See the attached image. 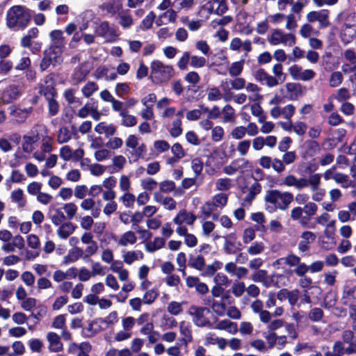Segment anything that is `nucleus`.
<instances>
[{
	"label": "nucleus",
	"mask_w": 356,
	"mask_h": 356,
	"mask_svg": "<svg viewBox=\"0 0 356 356\" xmlns=\"http://www.w3.org/2000/svg\"><path fill=\"white\" fill-rule=\"evenodd\" d=\"M49 37L51 43L43 51V57L40 63V69L42 72L47 70L51 65L55 67L63 62L62 54L65 45L63 31L54 30L50 32Z\"/></svg>",
	"instance_id": "f257e3e1"
},
{
	"label": "nucleus",
	"mask_w": 356,
	"mask_h": 356,
	"mask_svg": "<svg viewBox=\"0 0 356 356\" xmlns=\"http://www.w3.org/2000/svg\"><path fill=\"white\" fill-rule=\"evenodd\" d=\"M293 195L290 192H281L279 190H268L264 197L266 210L268 213H274L277 209L286 210L293 201Z\"/></svg>",
	"instance_id": "f03ea898"
},
{
	"label": "nucleus",
	"mask_w": 356,
	"mask_h": 356,
	"mask_svg": "<svg viewBox=\"0 0 356 356\" xmlns=\"http://www.w3.org/2000/svg\"><path fill=\"white\" fill-rule=\"evenodd\" d=\"M31 19V10L22 6H14L6 14V24L9 28L25 29Z\"/></svg>",
	"instance_id": "7ed1b4c3"
},
{
	"label": "nucleus",
	"mask_w": 356,
	"mask_h": 356,
	"mask_svg": "<svg viewBox=\"0 0 356 356\" xmlns=\"http://www.w3.org/2000/svg\"><path fill=\"white\" fill-rule=\"evenodd\" d=\"M151 76L156 79V83H162L170 79L174 74V69L171 65H165L160 60L151 63Z\"/></svg>",
	"instance_id": "20e7f679"
},
{
	"label": "nucleus",
	"mask_w": 356,
	"mask_h": 356,
	"mask_svg": "<svg viewBox=\"0 0 356 356\" xmlns=\"http://www.w3.org/2000/svg\"><path fill=\"white\" fill-rule=\"evenodd\" d=\"M204 312L209 314L210 309L204 307H197L191 305L188 311V314L193 317V322L197 327H212V323L204 316Z\"/></svg>",
	"instance_id": "39448f33"
},
{
	"label": "nucleus",
	"mask_w": 356,
	"mask_h": 356,
	"mask_svg": "<svg viewBox=\"0 0 356 356\" xmlns=\"http://www.w3.org/2000/svg\"><path fill=\"white\" fill-rule=\"evenodd\" d=\"M202 9H207L209 14L215 13L222 15L227 10L228 6L226 0H211L202 6Z\"/></svg>",
	"instance_id": "423d86ee"
},
{
	"label": "nucleus",
	"mask_w": 356,
	"mask_h": 356,
	"mask_svg": "<svg viewBox=\"0 0 356 356\" xmlns=\"http://www.w3.org/2000/svg\"><path fill=\"white\" fill-rule=\"evenodd\" d=\"M21 95L20 87L17 85H10L6 87L1 95L3 104H8L17 99Z\"/></svg>",
	"instance_id": "0eeeda50"
},
{
	"label": "nucleus",
	"mask_w": 356,
	"mask_h": 356,
	"mask_svg": "<svg viewBox=\"0 0 356 356\" xmlns=\"http://www.w3.org/2000/svg\"><path fill=\"white\" fill-rule=\"evenodd\" d=\"M356 37V24L344 23L342 26L340 38L345 44L350 43Z\"/></svg>",
	"instance_id": "6e6552de"
},
{
	"label": "nucleus",
	"mask_w": 356,
	"mask_h": 356,
	"mask_svg": "<svg viewBox=\"0 0 356 356\" xmlns=\"http://www.w3.org/2000/svg\"><path fill=\"white\" fill-rule=\"evenodd\" d=\"M285 87L289 93V96L286 97L289 100H298L304 95L303 88H305L299 83H287Z\"/></svg>",
	"instance_id": "1a4fd4ad"
},
{
	"label": "nucleus",
	"mask_w": 356,
	"mask_h": 356,
	"mask_svg": "<svg viewBox=\"0 0 356 356\" xmlns=\"http://www.w3.org/2000/svg\"><path fill=\"white\" fill-rule=\"evenodd\" d=\"M301 240L298 243V250L302 252H306L309 250V244L315 241L316 234L310 231H305L301 234Z\"/></svg>",
	"instance_id": "9d476101"
},
{
	"label": "nucleus",
	"mask_w": 356,
	"mask_h": 356,
	"mask_svg": "<svg viewBox=\"0 0 356 356\" xmlns=\"http://www.w3.org/2000/svg\"><path fill=\"white\" fill-rule=\"evenodd\" d=\"M197 216L193 213H188L186 209H181L174 218L173 222L179 225H181L184 222L187 225H191L196 220Z\"/></svg>",
	"instance_id": "9b49d317"
},
{
	"label": "nucleus",
	"mask_w": 356,
	"mask_h": 356,
	"mask_svg": "<svg viewBox=\"0 0 356 356\" xmlns=\"http://www.w3.org/2000/svg\"><path fill=\"white\" fill-rule=\"evenodd\" d=\"M99 8L102 10H106L111 16H114L122 9V3L120 0H111L104 2Z\"/></svg>",
	"instance_id": "f8f14e48"
},
{
	"label": "nucleus",
	"mask_w": 356,
	"mask_h": 356,
	"mask_svg": "<svg viewBox=\"0 0 356 356\" xmlns=\"http://www.w3.org/2000/svg\"><path fill=\"white\" fill-rule=\"evenodd\" d=\"M47 338L49 342V349L50 351L56 353L63 350V343L56 333L50 332L47 334Z\"/></svg>",
	"instance_id": "ddd939ff"
},
{
	"label": "nucleus",
	"mask_w": 356,
	"mask_h": 356,
	"mask_svg": "<svg viewBox=\"0 0 356 356\" xmlns=\"http://www.w3.org/2000/svg\"><path fill=\"white\" fill-rule=\"evenodd\" d=\"M95 32L97 36L106 38L107 35L111 37L116 36L115 31L110 27L107 21L101 22L99 26H96Z\"/></svg>",
	"instance_id": "4468645a"
},
{
	"label": "nucleus",
	"mask_w": 356,
	"mask_h": 356,
	"mask_svg": "<svg viewBox=\"0 0 356 356\" xmlns=\"http://www.w3.org/2000/svg\"><path fill=\"white\" fill-rule=\"evenodd\" d=\"M76 228V225L71 222H64L60 225L57 234L60 238L66 239L74 232Z\"/></svg>",
	"instance_id": "2eb2a0df"
},
{
	"label": "nucleus",
	"mask_w": 356,
	"mask_h": 356,
	"mask_svg": "<svg viewBox=\"0 0 356 356\" xmlns=\"http://www.w3.org/2000/svg\"><path fill=\"white\" fill-rule=\"evenodd\" d=\"M179 331L181 334L184 337L180 339V341L184 345L186 346L188 343L193 341L191 326L184 321L179 323Z\"/></svg>",
	"instance_id": "dca6fc26"
},
{
	"label": "nucleus",
	"mask_w": 356,
	"mask_h": 356,
	"mask_svg": "<svg viewBox=\"0 0 356 356\" xmlns=\"http://www.w3.org/2000/svg\"><path fill=\"white\" fill-rule=\"evenodd\" d=\"M215 329L227 330L229 333L235 334L238 331L237 323L229 320L225 319L219 321L214 327Z\"/></svg>",
	"instance_id": "f3484780"
},
{
	"label": "nucleus",
	"mask_w": 356,
	"mask_h": 356,
	"mask_svg": "<svg viewBox=\"0 0 356 356\" xmlns=\"http://www.w3.org/2000/svg\"><path fill=\"white\" fill-rule=\"evenodd\" d=\"M356 300V286L350 287L349 286H344L342 292L341 301L343 305H348L349 299Z\"/></svg>",
	"instance_id": "a211bd4d"
},
{
	"label": "nucleus",
	"mask_w": 356,
	"mask_h": 356,
	"mask_svg": "<svg viewBox=\"0 0 356 356\" xmlns=\"http://www.w3.org/2000/svg\"><path fill=\"white\" fill-rule=\"evenodd\" d=\"M235 241H236V236L234 233H232L229 234L227 237H225L223 249L227 254H236V250L234 249L235 247Z\"/></svg>",
	"instance_id": "6ab92c4d"
},
{
	"label": "nucleus",
	"mask_w": 356,
	"mask_h": 356,
	"mask_svg": "<svg viewBox=\"0 0 356 356\" xmlns=\"http://www.w3.org/2000/svg\"><path fill=\"white\" fill-rule=\"evenodd\" d=\"M165 243L163 238L155 237L153 242L149 241L145 243V250L149 252H154L162 248Z\"/></svg>",
	"instance_id": "aec40b11"
},
{
	"label": "nucleus",
	"mask_w": 356,
	"mask_h": 356,
	"mask_svg": "<svg viewBox=\"0 0 356 356\" xmlns=\"http://www.w3.org/2000/svg\"><path fill=\"white\" fill-rule=\"evenodd\" d=\"M83 251L81 248L76 247L74 249L70 250L67 255L64 257L63 263L67 264L71 262L77 261L80 257H83Z\"/></svg>",
	"instance_id": "412c9836"
},
{
	"label": "nucleus",
	"mask_w": 356,
	"mask_h": 356,
	"mask_svg": "<svg viewBox=\"0 0 356 356\" xmlns=\"http://www.w3.org/2000/svg\"><path fill=\"white\" fill-rule=\"evenodd\" d=\"M102 318H97L88 323V326L86 328L87 331L90 332V334L88 335V337H92L95 334H98L99 332L104 330L106 329V327H102V326H96L95 327V325H97L99 323V322H103Z\"/></svg>",
	"instance_id": "4be33fe9"
},
{
	"label": "nucleus",
	"mask_w": 356,
	"mask_h": 356,
	"mask_svg": "<svg viewBox=\"0 0 356 356\" xmlns=\"http://www.w3.org/2000/svg\"><path fill=\"white\" fill-rule=\"evenodd\" d=\"M40 93L42 95L45 99L57 97L58 92L56 88L52 84L41 86L40 87Z\"/></svg>",
	"instance_id": "5701e85b"
},
{
	"label": "nucleus",
	"mask_w": 356,
	"mask_h": 356,
	"mask_svg": "<svg viewBox=\"0 0 356 356\" xmlns=\"http://www.w3.org/2000/svg\"><path fill=\"white\" fill-rule=\"evenodd\" d=\"M188 266L198 270H202L205 266V259L201 254L197 255L196 257L191 254L189 257Z\"/></svg>",
	"instance_id": "b1692460"
},
{
	"label": "nucleus",
	"mask_w": 356,
	"mask_h": 356,
	"mask_svg": "<svg viewBox=\"0 0 356 356\" xmlns=\"http://www.w3.org/2000/svg\"><path fill=\"white\" fill-rule=\"evenodd\" d=\"M137 241L135 234L132 231H127L122 234L118 241V244L122 246H127L128 243L134 244Z\"/></svg>",
	"instance_id": "393cba45"
},
{
	"label": "nucleus",
	"mask_w": 356,
	"mask_h": 356,
	"mask_svg": "<svg viewBox=\"0 0 356 356\" xmlns=\"http://www.w3.org/2000/svg\"><path fill=\"white\" fill-rule=\"evenodd\" d=\"M222 267V263L220 261L215 260L212 264L207 265L202 273L203 276H213L216 272Z\"/></svg>",
	"instance_id": "a878e982"
},
{
	"label": "nucleus",
	"mask_w": 356,
	"mask_h": 356,
	"mask_svg": "<svg viewBox=\"0 0 356 356\" xmlns=\"http://www.w3.org/2000/svg\"><path fill=\"white\" fill-rule=\"evenodd\" d=\"M155 18L156 14L153 11H150L142 20L140 29L143 31H147L151 29Z\"/></svg>",
	"instance_id": "bb28decb"
},
{
	"label": "nucleus",
	"mask_w": 356,
	"mask_h": 356,
	"mask_svg": "<svg viewBox=\"0 0 356 356\" xmlns=\"http://www.w3.org/2000/svg\"><path fill=\"white\" fill-rule=\"evenodd\" d=\"M72 138V134L68 128L63 127L59 129L57 141L59 144L67 143Z\"/></svg>",
	"instance_id": "cd10ccee"
},
{
	"label": "nucleus",
	"mask_w": 356,
	"mask_h": 356,
	"mask_svg": "<svg viewBox=\"0 0 356 356\" xmlns=\"http://www.w3.org/2000/svg\"><path fill=\"white\" fill-rule=\"evenodd\" d=\"M47 102L48 114L49 116H55L59 112L60 105L56 97L46 100Z\"/></svg>",
	"instance_id": "c85d7f7f"
},
{
	"label": "nucleus",
	"mask_w": 356,
	"mask_h": 356,
	"mask_svg": "<svg viewBox=\"0 0 356 356\" xmlns=\"http://www.w3.org/2000/svg\"><path fill=\"white\" fill-rule=\"evenodd\" d=\"M244 60L234 62L229 69V74L231 76H237L240 75L243 70Z\"/></svg>",
	"instance_id": "c756f323"
},
{
	"label": "nucleus",
	"mask_w": 356,
	"mask_h": 356,
	"mask_svg": "<svg viewBox=\"0 0 356 356\" xmlns=\"http://www.w3.org/2000/svg\"><path fill=\"white\" fill-rule=\"evenodd\" d=\"M11 199L13 202L18 203L19 207L25 206L26 202L24 198V192L21 188H18L11 193Z\"/></svg>",
	"instance_id": "7c9ffc66"
},
{
	"label": "nucleus",
	"mask_w": 356,
	"mask_h": 356,
	"mask_svg": "<svg viewBox=\"0 0 356 356\" xmlns=\"http://www.w3.org/2000/svg\"><path fill=\"white\" fill-rule=\"evenodd\" d=\"M147 146L145 143L140 144L138 147L135 148L134 152H131V156L133 158V161L136 162L139 159L143 158L147 152Z\"/></svg>",
	"instance_id": "2f4dec72"
},
{
	"label": "nucleus",
	"mask_w": 356,
	"mask_h": 356,
	"mask_svg": "<svg viewBox=\"0 0 356 356\" xmlns=\"http://www.w3.org/2000/svg\"><path fill=\"white\" fill-rule=\"evenodd\" d=\"M182 122L180 119H176L172 122V127L170 129V134L172 137L177 138L182 134L183 129L181 128Z\"/></svg>",
	"instance_id": "473e14b6"
},
{
	"label": "nucleus",
	"mask_w": 356,
	"mask_h": 356,
	"mask_svg": "<svg viewBox=\"0 0 356 356\" xmlns=\"http://www.w3.org/2000/svg\"><path fill=\"white\" fill-rule=\"evenodd\" d=\"M97 90L98 86L97 83L89 81L82 88L81 91L86 97H90Z\"/></svg>",
	"instance_id": "72a5a7b5"
},
{
	"label": "nucleus",
	"mask_w": 356,
	"mask_h": 356,
	"mask_svg": "<svg viewBox=\"0 0 356 356\" xmlns=\"http://www.w3.org/2000/svg\"><path fill=\"white\" fill-rule=\"evenodd\" d=\"M324 312L318 307L312 308L309 312V318L313 322H318L322 320Z\"/></svg>",
	"instance_id": "f704fd0d"
},
{
	"label": "nucleus",
	"mask_w": 356,
	"mask_h": 356,
	"mask_svg": "<svg viewBox=\"0 0 356 356\" xmlns=\"http://www.w3.org/2000/svg\"><path fill=\"white\" fill-rule=\"evenodd\" d=\"M213 204L215 207L220 206L224 207L227 204L228 195L223 193H218L213 196Z\"/></svg>",
	"instance_id": "c9c22d12"
},
{
	"label": "nucleus",
	"mask_w": 356,
	"mask_h": 356,
	"mask_svg": "<svg viewBox=\"0 0 356 356\" xmlns=\"http://www.w3.org/2000/svg\"><path fill=\"white\" fill-rule=\"evenodd\" d=\"M75 111L72 107L65 108L61 115V120L64 123L72 124Z\"/></svg>",
	"instance_id": "e433bc0d"
},
{
	"label": "nucleus",
	"mask_w": 356,
	"mask_h": 356,
	"mask_svg": "<svg viewBox=\"0 0 356 356\" xmlns=\"http://www.w3.org/2000/svg\"><path fill=\"white\" fill-rule=\"evenodd\" d=\"M329 10L327 9H323L320 10L318 22L323 28H326L330 25L329 21Z\"/></svg>",
	"instance_id": "4c0bfd02"
},
{
	"label": "nucleus",
	"mask_w": 356,
	"mask_h": 356,
	"mask_svg": "<svg viewBox=\"0 0 356 356\" xmlns=\"http://www.w3.org/2000/svg\"><path fill=\"white\" fill-rule=\"evenodd\" d=\"M343 81V75L341 72H334L331 74L329 83L331 87H337Z\"/></svg>",
	"instance_id": "58836bf2"
},
{
	"label": "nucleus",
	"mask_w": 356,
	"mask_h": 356,
	"mask_svg": "<svg viewBox=\"0 0 356 356\" xmlns=\"http://www.w3.org/2000/svg\"><path fill=\"white\" fill-rule=\"evenodd\" d=\"M130 87L127 83H118L115 86V94L119 97H123L124 95L129 94L130 92Z\"/></svg>",
	"instance_id": "ea45409f"
},
{
	"label": "nucleus",
	"mask_w": 356,
	"mask_h": 356,
	"mask_svg": "<svg viewBox=\"0 0 356 356\" xmlns=\"http://www.w3.org/2000/svg\"><path fill=\"white\" fill-rule=\"evenodd\" d=\"M66 219V216L60 209H56L55 213L51 217V222L56 226L63 224L62 222Z\"/></svg>",
	"instance_id": "a19ab883"
},
{
	"label": "nucleus",
	"mask_w": 356,
	"mask_h": 356,
	"mask_svg": "<svg viewBox=\"0 0 356 356\" xmlns=\"http://www.w3.org/2000/svg\"><path fill=\"white\" fill-rule=\"evenodd\" d=\"M232 186L229 178H220L216 182V189L218 191H227Z\"/></svg>",
	"instance_id": "79ce46f5"
},
{
	"label": "nucleus",
	"mask_w": 356,
	"mask_h": 356,
	"mask_svg": "<svg viewBox=\"0 0 356 356\" xmlns=\"http://www.w3.org/2000/svg\"><path fill=\"white\" fill-rule=\"evenodd\" d=\"M158 295V291L154 289L146 291L143 296V303L147 305L152 304L156 300Z\"/></svg>",
	"instance_id": "37998d69"
},
{
	"label": "nucleus",
	"mask_w": 356,
	"mask_h": 356,
	"mask_svg": "<svg viewBox=\"0 0 356 356\" xmlns=\"http://www.w3.org/2000/svg\"><path fill=\"white\" fill-rule=\"evenodd\" d=\"M222 113L223 114V122H229L234 115V109L231 105L227 104L223 107Z\"/></svg>",
	"instance_id": "c03bdc74"
},
{
	"label": "nucleus",
	"mask_w": 356,
	"mask_h": 356,
	"mask_svg": "<svg viewBox=\"0 0 356 356\" xmlns=\"http://www.w3.org/2000/svg\"><path fill=\"white\" fill-rule=\"evenodd\" d=\"M339 102H345L350 98L349 90L346 88H341L334 97Z\"/></svg>",
	"instance_id": "a18cd8bd"
},
{
	"label": "nucleus",
	"mask_w": 356,
	"mask_h": 356,
	"mask_svg": "<svg viewBox=\"0 0 356 356\" xmlns=\"http://www.w3.org/2000/svg\"><path fill=\"white\" fill-rule=\"evenodd\" d=\"M182 310L181 305L178 302L172 301L168 304V311L172 315L177 316L181 313Z\"/></svg>",
	"instance_id": "49530a36"
},
{
	"label": "nucleus",
	"mask_w": 356,
	"mask_h": 356,
	"mask_svg": "<svg viewBox=\"0 0 356 356\" xmlns=\"http://www.w3.org/2000/svg\"><path fill=\"white\" fill-rule=\"evenodd\" d=\"M63 209L67 213L66 218H67L69 220H72L74 218L77 211V207L73 202L65 204Z\"/></svg>",
	"instance_id": "de8ad7c7"
},
{
	"label": "nucleus",
	"mask_w": 356,
	"mask_h": 356,
	"mask_svg": "<svg viewBox=\"0 0 356 356\" xmlns=\"http://www.w3.org/2000/svg\"><path fill=\"white\" fill-rule=\"evenodd\" d=\"M192 169L195 174V177H198L203 170V162L200 158H195L192 160Z\"/></svg>",
	"instance_id": "09e8293b"
},
{
	"label": "nucleus",
	"mask_w": 356,
	"mask_h": 356,
	"mask_svg": "<svg viewBox=\"0 0 356 356\" xmlns=\"http://www.w3.org/2000/svg\"><path fill=\"white\" fill-rule=\"evenodd\" d=\"M264 250V245L262 242H255L248 248V252L250 254L255 255L261 253Z\"/></svg>",
	"instance_id": "8fccbe9b"
},
{
	"label": "nucleus",
	"mask_w": 356,
	"mask_h": 356,
	"mask_svg": "<svg viewBox=\"0 0 356 356\" xmlns=\"http://www.w3.org/2000/svg\"><path fill=\"white\" fill-rule=\"evenodd\" d=\"M224 134V129L220 126H216L212 129L211 138L215 142L220 141L222 139Z\"/></svg>",
	"instance_id": "3c124183"
},
{
	"label": "nucleus",
	"mask_w": 356,
	"mask_h": 356,
	"mask_svg": "<svg viewBox=\"0 0 356 356\" xmlns=\"http://www.w3.org/2000/svg\"><path fill=\"white\" fill-rule=\"evenodd\" d=\"M303 212L309 216H314L317 211H318V206L316 204L312 202H307L305 204V207L302 208Z\"/></svg>",
	"instance_id": "603ef678"
},
{
	"label": "nucleus",
	"mask_w": 356,
	"mask_h": 356,
	"mask_svg": "<svg viewBox=\"0 0 356 356\" xmlns=\"http://www.w3.org/2000/svg\"><path fill=\"white\" fill-rule=\"evenodd\" d=\"M191 63L190 65L193 67L200 68L205 65L206 59L202 56H190Z\"/></svg>",
	"instance_id": "864d4df0"
},
{
	"label": "nucleus",
	"mask_w": 356,
	"mask_h": 356,
	"mask_svg": "<svg viewBox=\"0 0 356 356\" xmlns=\"http://www.w3.org/2000/svg\"><path fill=\"white\" fill-rule=\"evenodd\" d=\"M175 188V183L171 180H165L160 183V191L163 193H170Z\"/></svg>",
	"instance_id": "5fc2aeb1"
},
{
	"label": "nucleus",
	"mask_w": 356,
	"mask_h": 356,
	"mask_svg": "<svg viewBox=\"0 0 356 356\" xmlns=\"http://www.w3.org/2000/svg\"><path fill=\"white\" fill-rule=\"evenodd\" d=\"M222 97V95L220 90L217 87H213L209 89L207 96V99L209 101H217L220 99Z\"/></svg>",
	"instance_id": "6e6d98bb"
},
{
	"label": "nucleus",
	"mask_w": 356,
	"mask_h": 356,
	"mask_svg": "<svg viewBox=\"0 0 356 356\" xmlns=\"http://www.w3.org/2000/svg\"><path fill=\"white\" fill-rule=\"evenodd\" d=\"M13 68V63L10 60H0V74H7Z\"/></svg>",
	"instance_id": "4d7b16f0"
},
{
	"label": "nucleus",
	"mask_w": 356,
	"mask_h": 356,
	"mask_svg": "<svg viewBox=\"0 0 356 356\" xmlns=\"http://www.w3.org/2000/svg\"><path fill=\"white\" fill-rule=\"evenodd\" d=\"M68 297L67 296H61L56 298L53 303L52 308L54 310H59L65 305L67 303Z\"/></svg>",
	"instance_id": "13d9d810"
},
{
	"label": "nucleus",
	"mask_w": 356,
	"mask_h": 356,
	"mask_svg": "<svg viewBox=\"0 0 356 356\" xmlns=\"http://www.w3.org/2000/svg\"><path fill=\"white\" fill-rule=\"evenodd\" d=\"M238 161L239 159H236L233 161L230 165H226L223 169L224 172L229 175L235 174L240 168V166L237 165Z\"/></svg>",
	"instance_id": "bf43d9fd"
},
{
	"label": "nucleus",
	"mask_w": 356,
	"mask_h": 356,
	"mask_svg": "<svg viewBox=\"0 0 356 356\" xmlns=\"http://www.w3.org/2000/svg\"><path fill=\"white\" fill-rule=\"evenodd\" d=\"M247 132V129L243 126L235 127L231 133L232 136L235 139L243 138Z\"/></svg>",
	"instance_id": "052dcab7"
},
{
	"label": "nucleus",
	"mask_w": 356,
	"mask_h": 356,
	"mask_svg": "<svg viewBox=\"0 0 356 356\" xmlns=\"http://www.w3.org/2000/svg\"><path fill=\"white\" fill-rule=\"evenodd\" d=\"M309 270V266L305 264L300 262L297 266L296 268L293 269V273L298 277H302L303 276H305V274Z\"/></svg>",
	"instance_id": "680f3d73"
},
{
	"label": "nucleus",
	"mask_w": 356,
	"mask_h": 356,
	"mask_svg": "<svg viewBox=\"0 0 356 356\" xmlns=\"http://www.w3.org/2000/svg\"><path fill=\"white\" fill-rule=\"evenodd\" d=\"M65 314H60L54 318L52 327L56 329H63L65 325Z\"/></svg>",
	"instance_id": "e2e57ef3"
},
{
	"label": "nucleus",
	"mask_w": 356,
	"mask_h": 356,
	"mask_svg": "<svg viewBox=\"0 0 356 356\" xmlns=\"http://www.w3.org/2000/svg\"><path fill=\"white\" fill-rule=\"evenodd\" d=\"M215 205L213 202L209 201L206 202L205 204L201 207L200 209L204 216L205 218H208L211 216V213L214 209Z\"/></svg>",
	"instance_id": "0e129e2a"
},
{
	"label": "nucleus",
	"mask_w": 356,
	"mask_h": 356,
	"mask_svg": "<svg viewBox=\"0 0 356 356\" xmlns=\"http://www.w3.org/2000/svg\"><path fill=\"white\" fill-rule=\"evenodd\" d=\"M171 152L175 156L177 157V159H181L185 156V152L183 149V147L179 143H176L172 145L171 148Z\"/></svg>",
	"instance_id": "69168bd1"
},
{
	"label": "nucleus",
	"mask_w": 356,
	"mask_h": 356,
	"mask_svg": "<svg viewBox=\"0 0 356 356\" xmlns=\"http://www.w3.org/2000/svg\"><path fill=\"white\" fill-rule=\"evenodd\" d=\"M124 205L126 207H131L133 206L134 202L136 201L135 195L130 193H125L121 197Z\"/></svg>",
	"instance_id": "338daca9"
},
{
	"label": "nucleus",
	"mask_w": 356,
	"mask_h": 356,
	"mask_svg": "<svg viewBox=\"0 0 356 356\" xmlns=\"http://www.w3.org/2000/svg\"><path fill=\"white\" fill-rule=\"evenodd\" d=\"M141 186L145 190L151 191L156 187L157 182L153 178L148 177L142 181Z\"/></svg>",
	"instance_id": "774afa93"
}]
</instances>
